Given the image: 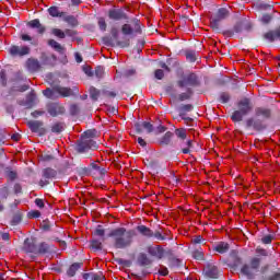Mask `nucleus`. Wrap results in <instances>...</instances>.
I'll use <instances>...</instances> for the list:
<instances>
[{"label": "nucleus", "instance_id": "nucleus-1", "mask_svg": "<svg viewBox=\"0 0 280 280\" xmlns=\"http://www.w3.org/2000/svg\"><path fill=\"white\" fill-rule=\"evenodd\" d=\"M137 236V231L126 230V228H116L112 230L108 237L114 238L115 248H128L132 245V240Z\"/></svg>", "mask_w": 280, "mask_h": 280}, {"label": "nucleus", "instance_id": "nucleus-2", "mask_svg": "<svg viewBox=\"0 0 280 280\" xmlns=\"http://www.w3.org/2000/svg\"><path fill=\"white\" fill-rule=\"evenodd\" d=\"M97 131L88 130L85 131L81 139L77 142V152L83 154V152H89V150H97V142L93 140Z\"/></svg>", "mask_w": 280, "mask_h": 280}, {"label": "nucleus", "instance_id": "nucleus-3", "mask_svg": "<svg viewBox=\"0 0 280 280\" xmlns=\"http://www.w3.org/2000/svg\"><path fill=\"white\" fill-rule=\"evenodd\" d=\"M260 266L261 258L253 257L250 258L249 264L243 265L241 272L244 277H247V279H255V277H257V272H259Z\"/></svg>", "mask_w": 280, "mask_h": 280}, {"label": "nucleus", "instance_id": "nucleus-4", "mask_svg": "<svg viewBox=\"0 0 280 280\" xmlns=\"http://www.w3.org/2000/svg\"><path fill=\"white\" fill-rule=\"evenodd\" d=\"M10 56H13V58H23V56H30V47L28 46H16L13 45L8 49Z\"/></svg>", "mask_w": 280, "mask_h": 280}, {"label": "nucleus", "instance_id": "nucleus-5", "mask_svg": "<svg viewBox=\"0 0 280 280\" xmlns=\"http://www.w3.org/2000/svg\"><path fill=\"white\" fill-rule=\"evenodd\" d=\"M108 19L112 21H124V19H128V15L121 9H110L108 11Z\"/></svg>", "mask_w": 280, "mask_h": 280}, {"label": "nucleus", "instance_id": "nucleus-6", "mask_svg": "<svg viewBox=\"0 0 280 280\" xmlns=\"http://www.w3.org/2000/svg\"><path fill=\"white\" fill-rule=\"evenodd\" d=\"M203 272L209 279H218V275L220 271L218 270V267L215 265L209 262L203 268Z\"/></svg>", "mask_w": 280, "mask_h": 280}, {"label": "nucleus", "instance_id": "nucleus-7", "mask_svg": "<svg viewBox=\"0 0 280 280\" xmlns=\"http://www.w3.org/2000/svg\"><path fill=\"white\" fill-rule=\"evenodd\" d=\"M246 126L247 128H253L254 130H264V128H266L261 118H248L246 120Z\"/></svg>", "mask_w": 280, "mask_h": 280}, {"label": "nucleus", "instance_id": "nucleus-8", "mask_svg": "<svg viewBox=\"0 0 280 280\" xmlns=\"http://www.w3.org/2000/svg\"><path fill=\"white\" fill-rule=\"evenodd\" d=\"M121 33L125 36H132V34H140L141 26L139 24H136L135 28H132V26H130V24H124L121 27Z\"/></svg>", "mask_w": 280, "mask_h": 280}, {"label": "nucleus", "instance_id": "nucleus-9", "mask_svg": "<svg viewBox=\"0 0 280 280\" xmlns=\"http://www.w3.org/2000/svg\"><path fill=\"white\" fill-rule=\"evenodd\" d=\"M28 128L32 132H37V135H45V129L43 128V121L31 120L27 122Z\"/></svg>", "mask_w": 280, "mask_h": 280}, {"label": "nucleus", "instance_id": "nucleus-10", "mask_svg": "<svg viewBox=\"0 0 280 280\" xmlns=\"http://www.w3.org/2000/svg\"><path fill=\"white\" fill-rule=\"evenodd\" d=\"M271 112L266 107H257L255 109L256 119H261L262 121L266 119H270Z\"/></svg>", "mask_w": 280, "mask_h": 280}, {"label": "nucleus", "instance_id": "nucleus-11", "mask_svg": "<svg viewBox=\"0 0 280 280\" xmlns=\"http://www.w3.org/2000/svg\"><path fill=\"white\" fill-rule=\"evenodd\" d=\"M238 109L243 112V115H248L253 110V103L248 98H243L238 102Z\"/></svg>", "mask_w": 280, "mask_h": 280}, {"label": "nucleus", "instance_id": "nucleus-12", "mask_svg": "<svg viewBox=\"0 0 280 280\" xmlns=\"http://www.w3.org/2000/svg\"><path fill=\"white\" fill-rule=\"evenodd\" d=\"M148 253L151 257H156V259H163V255H165V250L161 246H150L148 247Z\"/></svg>", "mask_w": 280, "mask_h": 280}, {"label": "nucleus", "instance_id": "nucleus-13", "mask_svg": "<svg viewBox=\"0 0 280 280\" xmlns=\"http://www.w3.org/2000/svg\"><path fill=\"white\" fill-rule=\"evenodd\" d=\"M265 40L268 43H275V40H280V27L276 31H269L264 35Z\"/></svg>", "mask_w": 280, "mask_h": 280}, {"label": "nucleus", "instance_id": "nucleus-14", "mask_svg": "<svg viewBox=\"0 0 280 280\" xmlns=\"http://www.w3.org/2000/svg\"><path fill=\"white\" fill-rule=\"evenodd\" d=\"M24 250L26 253H34V255H38V246H36V243L30 238L24 241Z\"/></svg>", "mask_w": 280, "mask_h": 280}, {"label": "nucleus", "instance_id": "nucleus-15", "mask_svg": "<svg viewBox=\"0 0 280 280\" xmlns=\"http://www.w3.org/2000/svg\"><path fill=\"white\" fill-rule=\"evenodd\" d=\"M48 113L51 117H57V115H62L65 113V107L59 104H50L48 106Z\"/></svg>", "mask_w": 280, "mask_h": 280}, {"label": "nucleus", "instance_id": "nucleus-16", "mask_svg": "<svg viewBox=\"0 0 280 280\" xmlns=\"http://www.w3.org/2000/svg\"><path fill=\"white\" fill-rule=\"evenodd\" d=\"M26 69H28V71L34 73L40 69V62H38L37 59L30 58L26 61Z\"/></svg>", "mask_w": 280, "mask_h": 280}, {"label": "nucleus", "instance_id": "nucleus-17", "mask_svg": "<svg viewBox=\"0 0 280 280\" xmlns=\"http://www.w3.org/2000/svg\"><path fill=\"white\" fill-rule=\"evenodd\" d=\"M196 84V74H189L188 77L184 78L182 81L178 82L179 86H194Z\"/></svg>", "mask_w": 280, "mask_h": 280}, {"label": "nucleus", "instance_id": "nucleus-18", "mask_svg": "<svg viewBox=\"0 0 280 280\" xmlns=\"http://www.w3.org/2000/svg\"><path fill=\"white\" fill-rule=\"evenodd\" d=\"M55 93H59L61 97H71L73 95V90L70 88H62V86H57L54 89Z\"/></svg>", "mask_w": 280, "mask_h": 280}, {"label": "nucleus", "instance_id": "nucleus-19", "mask_svg": "<svg viewBox=\"0 0 280 280\" xmlns=\"http://www.w3.org/2000/svg\"><path fill=\"white\" fill-rule=\"evenodd\" d=\"M137 231H139L144 237H154V232L145 225H138Z\"/></svg>", "mask_w": 280, "mask_h": 280}, {"label": "nucleus", "instance_id": "nucleus-20", "mask_svg": "<svg viewBox=\"0 0 280 280\" xmlns=\"http://www.w3.org/2000/svg\"><path fill=\"white\" fill-rule=\"evenodd\" d=\"M138 264H140V266H150V264H152V259H150L147 254H139Z\"/></svg>", "mask_w": 280, "mask_h": 280}, {"label": "nucleus", "instance_id": "nucleus-21", "mask_svg": "<svg viewBox=\"0 0 280 280\" xmlns=\"http://www.w3.org/2000/svg\"><path fill=\"white\" fill-rule=\"evenodd\" d=\"M244 117H246V114H244V112L241 109H237L232 114V119L234 121H242Z\"/></svg>", "mask_w": 280, "mask_h": 280}, {"label": "nucleus", "instance_id": "nucleus-22", "mask_svg": "<svg viewBox=\"0 0 280 280\" xmlns=\"http://www.w3.org/2000/svg\"><path fill=\"white\" fill-rule=\"evenodd\" d=\"M172 137H174V133H172V131L166 132L164 137L160 140L161 145H168V143L172 141Z\"/></svg>", "mask_w": 280, "mask_h": 280}, {"label": "nucleus", "instance_id": "nucleus-23", "mask_svg": "<svg viewBox=\"0 0 280 280\" xmlns=\"http://www.w3.org/2000/svg\"><path fill=\"white\" fill-rule=\"evenodd\" d=\"M194 110V105L187 104V105H182L179 107V117H183L186 113H191Z\"/></svg>", "mask_w": 280, "mask_h": 280}, {"label": "nucleus", "instance_id": "nucleus-24", "mask_svg": "<svg viewBox=\"0 0 280 280\" xmlns=\"http://www.w3.org/2000/svg\"><path fill=\"white\" fill-rule=\"evenodd\" d=\"M226 16H229V10L221 8L218 10L215 19L218 21H223V19H226Z\"/></svg>", "mask_w": 280, "mask_h": 280}, {"label": "nucleus", "instance_id": "nucleus-25", "mask_svg": "<svg viewBox=\"0 0 280 280\" xmlns=\"http://www.w3.org/2000/svg\"><path fill=\"white\" fill-rule=\"evenodd\" d=\"M48 14H50V16H54V18H56V16H60V18H62V16H65V13H60V10H58V7H50L49 9H48Z\"/></svg>", "mask_w": 280, "mask_h": 280}, {"label": "nucleus", "instance_id": "nucleus-26", "mask_svg": "<svg viewBox=\"0 0 280 280\" xmlns=\"http://www.w3.org/2000/svg\"><path fill=\"white\" fill-rule=\"evenodd\" d=\"M78 270H80V264H73L67 271L68 277H75V272H78Z\"/></svg>", "mask_w": 280, "mask_h": 280}, {"label": "nucleus", "instance_id": "nucleus-27", "mask_svg": "<svg viewBox=\"0 0 280 280\" xmlns=\"http://www.w3.org/2000/svg\"><path fill=\"white\" fill-rule=\"evenodd\" d=\"M214 249L217 250V253L224 254V253H226V250H229V245H228V243L222 242V243H219L214 247Z\"/></svg>", "mask_w": 280, "mask_h": 280}, {"label": "nucleus", "instance_id": "nucleus-28", "mask_svg": "<svg viewBox=\"0 0 280 280\" xmlns=\"http://www.w3.org/2000/svg\"><path fill=\"white\" fill-rule=\"evenodd\" d=\"M56 171L52 168H46L43 171L44 178H56Z\"/></svg>", "mask_w": 280, "mask_h": 280}, {"label": "nucleus", "instance_id": "nucleus-29", "mask_svg": "<svg viewBox=\"0 0 280 280\" xmlns=\"http://www.w3.org/2000/svg\"><path fill=\"white\" fill-rule=\"evenodd\" d=\"M49 252V245L46 243H42L39 246H37V255H45V253Z\"/></svg>", "mask_w": 280, "mask_h": 280}, {"label": "nucleus", "instance_id": "nucleus-30", "mask_svg": "<svg viewBox=\"0 0 280 280\" xmlns=\"http://www.w3.org/2000/svg\"><path fill=\"white\" fill-rule=\"evenodd\" d=\"M63 21H66V23H69V25H72L73 27L78 25V20L73 15L65 16Z\"/></svg>", "mask_w": 280, "mask_h": 280}, {"label": "nucleus", "instance_id": "nucleus-31", "mask_svg": "<svg viewBox=\"0 0 280 280\" xmlns=\"http://www.w3.org/2000/svg\"><path fill=\"white\" fill-rule=\"evenodd\" d=\"M48 45L52 47V49H56V51H62V46L55 39L48 40Z\"/></svg>", "mask_w": 280, "mask_h": 280}, {"label": "nucleus", "instance_id": "nucleus-32", "mask_svg": "<svg viewBox=\"0 0 280 280\" xmlns=\"http://www.w3.org/2000/svg\"><path fill=\"white\" fill-rule=\"evenodd\" d=\"M62 130H65V125L62 122H57L55 125H52L51 127V131L52 132H62Z\"/></svg>", "mask_w": 280, "mask_h": 280}, {"label": "nucleus", "instance_id": "nucleus-33", "mask_svg": "<svg viewBox=\"0 0 280 280\" xmlns=\"http://www.w3.org/2000/svg\"><path fill=\"white\" fill-rule=\"evenodd\" d=\"M90 97H92L94 100V102H97V100L100 97V91L95 88H91L90 89Z\"/></svg>", "mask_w": 280, "mask_h": 280}, {"label": "nucleus", "instance_id": "nucleus-34", "mask_svg": "<svg viewBox=\"0 0 280 280\" xmlns=\"http://www.w3.org/2000/svg\"><path fill=\"white\" fill-rule=\"evenodd\" d=\"M255 253H256V255H257L256 257H258V259H259V257H268V250H266L261 247H257Z\"/></svg>", "mask_w": 280, "mask_h": 280}, {"label": "nucleus", "instance_id": "nucleus-35", "mask_svg": "<svg viewBox=\"0 0 280 280\" xmlns=\"http://www.w3.org/2000/svg\"><path fill=\"white\" fill-rule=\"evenodd\" d=\"M175 135L179 139H183V140L187 139V131L185 129H177V130H175Z\"/></svg>", "mask_w": 280, "mask_h": 280}, {"label": "nucleus", "instance_id": "nucleus-36", "mask_svg": "<svg viewBox=\"0 0 280 280\" xmlns=\"http://www.w3.org/2000/svg\"><path fill=\"white\" fill-rule=\"evenodd\" d=\"M192 141L191 140H188L187 142H186V147L185 145H182V151H183V154H189V152H190V148L192 147Z\"/></svg>", "mask_w": 280, "mask_h": 280}, {"label": "nucleus", "instance_id": "nucleus-37", "mask_svg": "<svg viewBox=\"0 0 280 280\" xmlns=\"http://www.w3.org/2000/svg\"><path fill=\"white\" fill-rule=\"evenodd\" d=\"M51 34H54V36H57V38H65V32L60 28H52Z\"/></svg>", "mask_w": 280, "mask_h": 280}, {"label": "nucleus", "instance_id": "nucleus-38", "mask_svg": "<svg viewBox=\"0 0 280 280\" xmlns=\"http://www.w3.org/2000/svg\"><path fill=\"white\" fill-rule=\"evenodd\" d=\"M273 240H275V236L272 234H268L261 237V242L264 244H272Z\"/></svg>", "mask_w": 280, "mask_h": 280}, {"label": "nucleus", "instance_id": "nucleus-39", "mask_svg": "<svg viewBox=\"0 0 280 280\" xmlns=\"http://www.w3.org/2000/svg\"><path fill=\"white\" fill-rule=\"evenodd\" d=\"M192 257H194V259H197L198 261H202V259H205V254L200 250H195L192 253Z\"/></svg>", "mask_w": 280, "mask_h": 280}, {"label": "nucleus", "instance_id": "nucleus-40", "mask_svg": "<svg viewBox=\"0 0 280 280\" xmlns=\"http://www.w3.org/2000/svg\"><path fill=\"white\" fill-rule=\"evenodd\" d=\"M93 250H102V242L94 240L91 243Z\"/></svg>", "mask_w": 280, "mask_h": 280}, {"label": "nucleus", "instance_id": "nucleus-41", "mask_svg": "<svg viewBox=\"0 0 280 280\" xmlns=\"http://www.w3.org/2000/svg\"><path fill=\"white\" fill-rule=\"evenodd\" d=\"M261 23H264V25H268V23H270L272 21V15L270 14H264L261 16Z\"/></svg>", "mask_w": 280, "mask_h": 280}, {"label": "nucleus", "instance_id": "nucleus-42", "mask_svg": "<svg viewBox=\"0 0 280 280\" xmlns=\"http://www.w3.org/2000/svg\"><path fill=\"white\" fill-rule=\"evenodd\" d=\"M54 93H56V91L55 90H50V89H46L43 92L45 97H48L49 100H54Z\"/></svg>", "mask_w": 280, "mask_h": 280}, {"label": "nucleus", "instance_id": "nucleus-43", "mask_svg": "<svg viewBox=\"0 0 280 280\" xmlns=\"http://www.w3.org/2000/svg\"><path fill=\"white\" fill-rule=\"evenodd\" d=\"M95 75L96 78H104V67L102 66L96 67Z\"/></svg>", "mask_w": 280, "mask_h": 280}, {"label": "nucleus", "instance_id": "nucleus-44", "mask_svg": "<svg viewBox=\"0 0 280 280\" xmlns=\"http://www.w3.org/2000/svg\"><path fill=\"white\" fill-rule=\"evenodd\" d=\"M98 27L102 32H106V20L104 18L98 19Z\"/></svg>", "mask_w": 280, "mask_h": 280}, {"label": "nucleus", "instance_id": "nucleus-45", "mask_svg": "<svg viewBox=\"0 0 280 280\" xmlns=\"http://www.w3.org/2000/svg\"><path fill=\"white\" fill-rule=\"evenodd\" d=\"M219 23H220V20H218V18H212L210 23L212 30H219Z\"/></svg>", "mask_w": 280, "mask_h": 280}, {"label": "nucleus", "instance_id": "nucleus-46", "mask_svg": "<svg viewBox=\"0 0 280 280\" xmlns=\"http://www.w3.org/2000/svg\"><path fill=\"white\" fill-rule=\"evenodd\" d=\"M142 126H143V130H147V132H152V130H153L152 124H150L148 121H142Z\"/></svg>", "mask_w": 280, "mask_h": 280}, {"label": "nucleus", "instance_id": "nucleus-47", "mask_svg": "<svg viewBox=\"0 0 280 280\" xmlns=\"http://www.w3.org/2000/svg\"><path fill=\"white\" fill-rule=\"evenodd\" d=\"M220 100H221L222 104H226L229 102V100H231V96L228 93H222L220 95Z\"/></svg>", "mask_w": 280, "mask_h": 280}, {"label": "nucleus", "instance_id": "nucleus-48", "mask_svg": "<svg viewBox=\"0 0 280 280\" xmlns=\"http://www.w3.org/2000/svg\"><path fill=\"white\" fill-rule=\"evenodd\" d=\"M28 26L33 27V28L40 27V21L39 20H32L31 22H28Z\"/></svg>", "mask_w": 280, "mask_h": 280}, {"label": "nucleus", "instance_id": "nucleus-49", "mask_svg": "<svg viewBox=\"0 0 280 280\" xmlns=\"http://www.w3.org/2000/svg\"><path fill=\"white\" fill-rule=\"evenodd\" d=\"M9 194H10V190L8 189V187H3L0 189L1 198H4V199L8 198Z\"/></svg>", "mask_w": 280, "mask_h": 280}, {"label": "nucleus", "instance_id": "nucleus-50", "mask_svg": "<svg viewBox=\"0 0 280 280\" xmlns=\"http://www.w3.org/2000/svg\"><path fill=\"white\" fill-rule=\"evenodd\" d=\"M190 95H191V92L189 91L187 93H182L179 95V102H185V100H189Z\"/></svg>", "mask_w": 280, "mask_h": 280}, {"label": "nucleus", "instance_id": "nucleus-51", "mask_svg": "<svg viewBox=\"0 0 280 280\" xmlns=\"http://www.w3.org/2000/svg\"><path fill=\"white\" fill-rule=\"evenodd\" d=\"M153 237H155V240H158L159 242H163V240H165V236H163V234H161V232L159 231L153 232Z\"/></svg>", "mask_w": 280, "mask_h": 280}, {"label": "nucleus", "instance_id": "nucleus-52", "mask_svg": "<svg viewBox=\"0 0 280 280\" xmlns=\"http://www.w3.org/2000/svg\"><path fill=\"white\" fill-rule=\"evenodd\" d=\"M164 75L165 74L163 73V70H161V69L155 70V78H156V80H163Z\"/></svg>", "mask_w": 280, "mask_h": 280}, {"label": "nucleus", "instance_id": "nucleus-53", "mask_svg": "<svg viewBox=\"0 0 280 280\" xmlns=\"http://www.w3.org/2000/svg\"><path fill=\"white\" fill-rule=\"evenodd\" d=\"M95 235H98V237H104V229H102V226H98L95 230Z\"/></svg>", "mask_w": 280, "mask_h": 280}, {"label": "nucleus", "instance_id": "nucleus-54", "mask_svg": "<svg viewBox=\"0 0 280 280\" xmlns=\"http://www.w3.org/2000/svg\"><path fill=\"white\" fill-rule=\"evenodd\" d=\"M92 280H104L102 273H92Z\"/></svg>", "mask_w": 280, "mask_h": 280}, {"label": "nucleus", "instance_id": "nucleus-55", "mask_svg": "<svg viewBox=\"0 0 280 280\" xmlns=\"http://www.w3.org/2000/svg\"><path fill=\"white\" fill-rule=\"evenodd\" d=\"M136 130L137 132H143V122H137Z\"/></svg>", "mask_w": 280, "mask_h": 280}, {"label": "nucleus", "instance_id": "nucleus-56", "mask_svg": "<svg viewBox=\"0 0 280 280\" xmlns=\"http://www.w3.org/2000/svg\"><path fill=\"white\" fill-rule=\"evenodd\" d=\"M42 115H45L44 110H35L32 113V117H40Z\"/></svg>", "mask_w": 280, "mask_h": 280}, {"label": "nucleus", "instance_id": "nucleus-57", "mask_svg": "<svg viewBox=\"0 0 280 280\" xmlns=\"http://www.w3.org/2000/svg\"><path fill=\"white\" fill-rule=\"evenodd\" d=\"M35 205L39 207V209H43V207H45V202L43 201V199H36Z\"/></svg>", "mask_w": 280, "mask_h": 280}, {"label": "nucleus", "instance_id": "nucleus-58", "mask_svg": "<svg viewBox=\"0 0 280 280\" xmlns=\"http://www.w3.org/2000/svg\"><path fill=\"white\" fill-rule=\"evenodd\" d=\"M119 47H129L130 46V40L127 39L125 42H118Z\"/></svg>", "mask_w": 280, "mask_h": 280}, {"label": "nucleus", "instance_id": "nucleus-59", "mask_svg": "<svg viewBox=\"0 0 280 280\" xmlns=\"http://www.w3.org/2000/svg\"><path fill=\"white\" fill-rule=\"evenodd\" d=\"M0 82H2V84H5V71H1L0 72Z\"/></svg>", "mask_w": 280, "mask_h": 280}, {"label": "nucleus", "instance_id": "nucleus-60", "mask_svg": "<svg viewBox=\"0 0 280 280\" xmlns=\"http://www.w3.org/2000/svg\"><path fill=\"white\" fill-rule=\"evenodd\" d=\"M63 33H65V36H74L75 35V31H72V30H66Z\"/></svg>", "mask_w": 280, "mask_h": 280}, {"label": "nucleus", "instance_id": "nucleus-61", "mask_svg": "<svg viewBox=\"0 0 280 280\" xmlns=\"http://www.w3.org/2000/svg\"><path fill=\"white\" fill-rule=\"evenodd\" d=\"M8 176H9V178H10L11 180H14V178H16V173L13 172V171H9V172H8Z\"/></svg>", "mask_w": 280, "mask_h": 280}, {"label": "nucleus", "instance_id": "nucleus-62", "mask_svg": "<svg viewBox=\"0 0 280 280\" xmlns=\"http://www.w3.org/2000/svg\"><path fill=\"white\" fill-rule=\"evenodd\" d=\"M19 222H21V218L19 215H15L12 220L13 226H15V224H19Z\"/></svg>", "mask_w": 280, "mask_h": 280}, {"label": "nucleus", "instance_id": "nucleus-63", "mask_svg": "<svg viewBox=\"0 0 280 280\" xmlns=\"http://www.w3.org/2000/svg\"><path fill=\"white\" fill-rule=\"evenodd\" d=\"M31 218H40V212L39 211H33L30 212Z\"/></svg>", "mask_w": 280, "mask_h": 280}, {"label": "nucleus", "instance_id": "nucleus-64", "mask_svg": "<svg viewBox=\"0 0 280 280\" xmlns=\"http://www.w3.org/2000/svg\"><path fill=\"white\" fill-rule=\"evenodd\" d=\"M270 280H280V273H275Z\"/></svg>", "mask_w": 280, "mask_h": 280}]
</instances>
